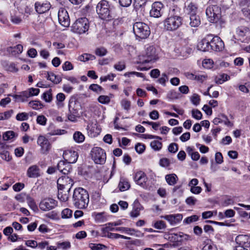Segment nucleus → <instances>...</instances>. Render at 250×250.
<instances>
[{
    "label": "nucleus",
    "mask_w": 250,
    "mask_h": 250,
    "mask_svg": "<svg viewBox=\"0 0 250 250\" xmlns=\"http://www.w3.org/2000/svg\"><path fill=\"white\" fill-rule=\"evenodd\" d=\"M141 208V205L138 202H135L133 204V209L130 213V216L132 217H137L139 216Z\"/></svg>",
    "instance_id": "obj_30"
},
{
    "label": "nucleus",
    "mask_w": 250,
    "mask_h": 250,
    "mask_svg": "<svg viewBox=\"0 0 250 250\" xmlns=\"http://www.w3.org/2000/svg\"><path fill=\"white\" fill-rule=\"evenodd\" d=\"M206 13L210 22L219 24L221 27L224 26L225 21L222 18L221 8L218 6L212 5L208 6Z\"/></svg>",
    "instance_id": "obj_2"
},
{
    "label": "nucleus",
    "mask_w": 250,
    "mask_h": 250,
    "mask_svg": "<svg viewBox=\"0 0 250 250\" xmlns=\"http://www.w3.org/2000/svg\"><path fill=\"white\" fill-rule=\"evenodd\" d=\"M168 150L170 152L175 153L178 150L177 144L174 143L170 144L168 146Z\"/></svg>",
    "instance_id": "obj_61"
},
{
    "label": "nucleus",
    "mask_w": 250,
    "mask_h": 250,
    "mask_svg": "<svg viewBox=\"0 0 250 250\" xmlns=\"http://www.w3.org/2000/svg\"><path fill=\"white\" fill-rule=\"evenodd\" d=\"M192 116L196 120H200L202 117V113L198 109H193L192 110Z\"/></svg>",
    "instance_id": "obj_56"
},
{
    "label": "nucleus",
    "mask_w": 250,
    "mask_h": 250,
    "mask_svg": "<svg viewBox=\"0 0 250 250\" xmlns=\"http://www.w3.org/2000/svg\"><path fill=\"white\" fill-rule=\"evenodd\" d=\"M186 7V11L190 15L196 14L198 7L196 3L192 2H189Z\"/></svg>",
    "instance_id": "obj_31"
},
{
    "label": "nucleus",
    "mask_w": 250,
    "mask_h": 250,
    "mask_svg": "<svg viewBox=\"0 0 250 250\" xmlns=\"http://www.w3.org/2000/svg\"><path fill=\"white\" fill-rule=\"evenodd\" d=\"M89 247L92 250H102L104 248H106V247L101 244H91Z\"/></svg>",
    "instance_id": "obj_51"
},
{
    "label": "nucleus",
    "mask_w": 250,
    "mask_h": 250,
    "mask_svg": "<svg viewBox=\"0 0 250 250\" xmlns=\"http://www.w3.org/2000/svg\"><path fill=\"white\" fill-rule=\"evenodd\" d=\"M182 19L176 15L167 17L164 21L165 28L167 31H175L182 24Z\"/></svg>",
    "instance_id": "obj_6"
},
{
    "label": "nucleus",
    "mask_w": 250,
    "mask_h": 250,
    "mask_svg": "<svg viewBox=\"0 0 250 250\" xmlns=\"http://www.w3.org/2000/svg\"><path fill=\"white\" fill-rule=\"evenodd\" d=\"M110 101V98L107 96L101 95L98 98V101L103 104H108Z\"/></svg>",
    "instance_id": "obj_53"
},
{
    "label": "nucleus",
    "mask_w": 250,
    "mask_h": 250,
    "mask_svg": "<svg viewBox=\"0 0 250 250\" xmlns=\"http://www.w3.org/2000/svg\"><path fill=\"white\" fill-rule=\"evenodd\" d=\"M1 158L6 161H9L11 160L12 157L10 156L9 152L5 150L0 152Z\"/></svg>",
    "instance_id": "obj_49"
},
{
    "label": "nucleus",
    "mask_w": 250,
    "mask_h": 250,
    "mask_svg": "<svg viewBox=\"0 0 250 250\" xmlns=\"http://www.w3.org/2000/svg\"><path fill=\"white\" fill-rule=\"evenodd\" d=\"M91 155L92 160L96 164L102 165L105 162V152L101 147H93L91 151Z\"/></svg>",
    "instance_id": "obj_8"
},
{
    "label": "nucleus",
    "mask_w": 250,
    "mask_h": 250,
    "mask_svg": "<svg viewBox=\"0 0 250 250\" xmlns=\"http://www.w3.org/2000/svg\"><path fill=\"white\" fill-rule=\"evenodd\" d=\"M37 143L41 147V153L47 154L50 149V144L48 140L45 137L40 136L38 138Z\"/></svg>",
    "instance_id": "obj_18"
},
{
    "label": "nucleus",
    "mask_w": 250,
    "mask_h": 250,
    "mask_svg": "<svg viewBox=\"0 0 250 250\" xmlns=\"http://www.w3.org/2000/svg\"><path fill=\"white\" fill-rule=\"evenodd\" d=\"M26 200L28 206L32 210L36 211L38 209V207L34 201V200L31 196L27 195Z\"/></svg>",
    "instance_id": "obj_37"
},
{
    "label": "nucleus",
    "mask_w": 250,
    "mask_h": 250,
    "mask_svg": "<svg viewBox=\"0 0 250 250\" xmlns=\"http://www.w3.org/2000/svg\"><path fill=\"white\" fill-rule=\"evenodd\" d=\"M199 219V217L196 215H193L191 216L186 218L184 220V222L187 224H190L192 222L197 221Z\"/></svg>",
    "instance_id": "obj_54"
},
{
    "label": "nucleus",
    "mask_w": 250,
    "mask_h": 250,
    "mask_svg": "<svg viewBox=\"0 0 250 250\" xmlns=\"http://www.w3.org/2000/svg\"><path fill=\"white\" fill-rule=\"evenodd\" d=\"M95 59L96 57L94 55L87 53L82 54L78 57V60L82 62H86L89 60H94Z\"/></svg>",
    "instance_id": "obj_36"
},
{
    "label": "nucleus",
    "mask_w": 250,
    "mask_h": 250,
    "mask_svg": "<svg viewBox=\"0 0 250 250\" xmlns=\"http://www.w3.org/2000/svg\"><path fill=\"white\" fill-rule=\"evenodd\" d=\"M165 179L169 185L174 186L178 180V178L175 174L172 173L166 175L165 176Z\"/></svg>",
    "instance_id": "obj_27"
},
{
    "label": "nucleus",
    "mask_w": 250,
    "mask_h": 250,
    "mask_svg": "<svg viewBox=\"0 0 250 250\" xmlns=\"http://www.w3.org/2000/svg\"><path fill=\"white\" fill-rule=\"evenodd\" d=\"M89 89L97 93H100L103 90L102 87L97 84H92L89 87Z\"/></svg>",
    "instance_id": "obj_52"
},
{
    "label": "nucleus",
    "mask_w": 250,
    "mask_h": 250,
    "mask_svg": "<svg viewBox=\"0 0 250 250\" xmlns=\"http://www.w3.org/2000/svg\"><path fill=\"white\" fill-rule=\"evenodd\" d=\"M147 2V0H134V6L136 10L144 8Z\"/></svg>",
    "instance_id": "obj_38"
},
{
    "label": "nucleus",
    "mask_w": 250,
    "mask_h": 250,
    "mask_svg": "<svg viewBox=\"0 0 250 250\" xmlns=\"http://www.w3.org/2000/svg\"><path fill=\"white\" fill-rule=\"evenodd\" d=\"M246 235H239L236 237L235 241L237 244L234 250H246L250 246V242L248 241Z\"/></svg>",
    "instance_id": "obj_11"
},
{
    "label": "nucleus",
    "mask_w": 250,
    "mask_h": 250,
    "mask_svg": "<svg viewBox=\"0 0 250 250\" xmlns=\"http://www.w3.org/2000/svg\"><path fill=\"white\" fill-rule=\"evenodd\" d=\"M133 30L136 36L142 39L147 38L150 34L149 26L142 22L135 23L133 25Z\"/></svg>",
    "instance_id": "obj_5"
},
{
    "label": "nucleus",
    "mask_w": 250,
    "mask_h": 250,
    "mask_svg": "<svg viewBox=\"0 0 250 250\" xmlns=\"http://www.w3.org/2000/svg\"><path fill=\"white\" fill-rule=\"evenodd\" d=\"M107 51L104 47H99L96 49L95 53L99 56H104L105 55Z\"/></svg>",
    "instance_id": "obj_50"
},
{
    "label": "nucleus",
    "mask_w": 250,
    "mask_h": 250,
    "mask_svg": "<svg viewBox=\"0 0 250 250\" xmlns=\"http://www.w3.org/2000/svg\"><path fill=\"white\" fill-rule=\"evenodd\" d=\"M46 121L47 119L43 115H39L37 117V122L41 125H44L46 123Z\"/></svg>",
    "instance_id": "obj_60"
},
{
    "label": "nucleus",
    "mask_w": 250,
    "mask_h": 250,
    "mask_svg": "<svg viewBox=\"0 0 250 250\" xmlns=\"http://www.w3.org/2000/svg\"><path fill=\"white\" fill-rule=\"evenodd\" d=\"M47 79L54 84H58L62 81V78L53 72H48Z\"/></svg>",
    "instance_id": "obj_33"
},
{
    "label": "nucleus",
    "mask_w": 250,
    "mask_h": 250,
    "mask_svg": "<svg viewBox=\"0 0 250 250\" xmlns=\"http://www.w3.org/2000/svg\"><path fill=\"white\" fill-rule=\"evenodd\" d=\"M230 78L229 76L226 74H222L220 75L219 77L216 80V83L219 84H222L224 82L228 81Z\"/></svg>",
    "instance_id": "obj_47"
},
{
    "label": "nucleus",
    "mask_w": 250,
    "mask_h": 250,
    "mask_svg": "<svg viewBox=\"0 0 250 250\" xmlns=\"http://www.w3.org/2000/svg\"><path fill=\"white\" fill-rule=\"evenodd\" d=\"M171 235H172V237H173V235H174V240L178 242L190 239V236L189 235L184 234L183 232H179V233H172Z\"/></svg>",
    "instance_id": "obj_28"
},
{
    "label": "nucleus",
    "mask_w": 250,
    "mask_h": 250,
    "mask_svg": "<svg viewBox=\"0 0 250 250\" xmlns=\"http://www.w3.org/2000/svg\"><path fill=\"white\" fill-rule=\"evenodd\" d=\"M168 80V78L167 75L166 74V73H164L162 74L161 77L158 80V81L160 83L163 84V85H165L166 82Z\"/></svg>",
    "instance_id": "obj_64"
},
{
    "label": "nucleus",
    "mask_w": 250,
    "mask_h": 250,
    "mask_svg": "<svg viewBox=\"0 0 250 250\" xmlns=\"http://www.w3.org/2000/svg\"><path fill=\"white\" fill-rule=\"evenodd\" d=\"M89 27V21L86 18L77 19L71 26V31L78 34L85 33Z\"/></svg>",
    "instance_id": "obj_4"
},
{
    "label": "nucleus",
    "mask_w": 250,
    "mask_h": 250,
    "mask_svg": "<svg viewBox=\"0 0 250 250\" xmlns=\"http://www.w3.org/2000/svg\"><path fill=\"white\" fill-rule=\"evenodd\" d=\"M236 34L238 40L243 42H249L250 41V29L244 26L239 27L236 29Z\"/></svg>",
    "instance_id": "obj_10"
},
{
    "label": "nucleus",
    "mask_w": 250,
    "mask_h": 250,
    "mask_svg": "<svg viewBox=\"0 0 250 250\" xmlns=\"http://www.w3.org/2000/svg\"><path fill=\"white\" fill-rule=\"evenodd\" d=\"M70 191H68L65 189H58V198L62 202H66L68 200L69 198V192Z\"/></svg>",
    "instance_id": "obj_26"
},
{
    "label": "nucleus",
    "mask_w": 250,
    "mask_h": 250,
    "mask_svg": "<svg viewBox=\"0 0 250 250\" xmlns=\"http://www.w3.org/2000/svg\"><path fill=\"white\" fill-rule=\"evenodd\" d=\"M114 225L112 223H108L104 225V227L103 228V231L105 232L109 233V231H116V228H114Z\"/></svg>",
    "instance_id": "obj_46"
},
{
    "label": "nucleus",
    "mask_w": 250,
    "mask_h": 250,
    "mask_svg": "<svg viewBox=\"0 0 250 250\" xmlns=\"http://www.w3.org/2000/svg\"><path fill=\"white\" fill-rule=\"evenodd\" d=\"M164 5L162 3L159 1L154 2L151 6L149 14L152 17L158 18L163 14V8Z\"/></svg>",
    "instance_id": "obj_15"
},
{
    "label": "nucleus",
    "mask_w": 250,
    "mask_h": 250,
    "mask_svg": "<svg viewBox=\"0 0 250 250\" xmlns=\"http://www.w3.org/2000/svg\"><path fill=\"white\" fill-rule=\"evenodd\" d=\"M63 157L64 161L70 164H73L76 162L78 158L77 152L74 150H67L63 152Z\"/></svg>",
    "instance_id": "obj_17"
},
{
    "label": "nucleus",
    "mask_w": 250,
    "mask_h": 250,
    "mask_svg": "<svg viewBox=\"0 0 250 250\" xmlns=\"http://www.w3.org/2000/svg\"><path fill=\"white\" fill-rule=\"evenodd\" d=\"M189 24L192 27H197L200 24V20L199 17L195 15H190Z\"/></svg>",
    "instance_id": "obj_34"
},
{
    "label": "nucleus",
    "mask_w": 250,
    "mask_h": 250,
    "mask_svg": "<svg viewBox=\"0 0 250 250\" xmlns=\"http://www.w3.org/2000/svg\"><path fill=\"white\" fill-rule=\"evenodd\" d=\"M13 98L18 101L24 102L27 101V99L30 97V95L27 90L24 91L20 93V94H15L12 96Z\"/></svg>",
    "instance_id": "obj_25"
},
{
    "label": "nucleus",
    "mask_w": 250,
    "mask_h": 250,
    "mask_svg": "<svg viewBox=\"0 0 250 250\" xmlns=\"http://www.w3.org/2000/svg\"><path fill=\"white\" fill-rule=\"evenodd\" d=\"M27 196V195H26L25 193H21L16 195L15 197V198L19 202L23 203L25 201Z\"/></svg>",
    "instance_id": "obj_58"
},
{
    "label": "nucleus",
    "mask_w": 250,
    "mask_h": 250,
    "mask_svg": "<svg viewBox=\"0 0 250 250\" xmlns=\"http://www.w3.org/2000/svg\"><path fill=\"white\" fill-rule=\"evenodd\" d=\"M210 51H222L224 48V43L222 40L218 37L215 36L209 40Z\"/></svg>",
    "instance_id": "obj_14"
},
{
    "label": "nucleus",
    "mask_w": 250,
    "mask_h": 250,
    "mask_svg": "<svg viewBox=\"0 0 250 250\" xmlns=\"http://www.w3.org/2000/svg\"><path fill=\"white\" fill-rule=\"evenodd\" d=\"M58 20L60 23L64 27H68L70 24L68 14L63 8L60 9L58 12Z\"/></svg>",
    "instance_id": "obj_16"
},
{
    "label": "nucleus",
    "mask_w": 250,
    "mask_h": 250,
    "mask_svg": "<svg viewBox=\"0 0 250 250\" xmlns=\"http://www.w3.org/2000/svg\"><path fill=\"white\" fill-rule=\"evenodd\" d=\"M134 180L137 184L145 188H146V183L147 178L145 172L140 171L136 173Z\"/></svg>",
    "instance_id": "obj_19"
},
{
    "label": "nucleus",
    "mask_w": 250,
    "mask_h": 250,
    "mask_svg": "<svg viewBox=\"0 0 250 250\" xmlns=\"http://www.w3.org/2000/svg\"><path fill=\"white\" fill-rule=\"evenodd\" d=\"M116 231H120L122 232H125L131 235H133L134 233L132 231H135V229L128 228L119 227L116 228Z\"/></svg>",
    "instance_id": "obj_39"
},
{
    "label": "nucleus",
    "mask_w": 250,
    "mask_h": 250,
    "mask_svg": "<svg viewBox=\"0 0 250 250\" xmlns=\"http://www.w3.org/2000/svg\"><path fill=\"white\" fill-rule=\"evenodd\" d=\"M29 104H30L31 106L35 109L41 108L43 106V104L40 101H35V102H29Z\"/></svg>",
    "instance_id": "obj_59"
},
{
    "label": "nucleus",
    "mask_w": 250,
    "mask_h": 250,
    "mask_svg": "<svg viewBox=\"0 0 250 250\" xmlns=\"http://www.w3.org/2000/svg\"><path fill=\"white\" fill-rule=\"evenodd\" d=\"M96 12L103 20H110L112 18L111 8L109 2L105 0H102L97 4Z\"/></svg>",
    "instance_id": "obj_3"
},
{
    "label": "nucleus",
    "mask_w": 250,
    "mask_h": 250,
    "mask_svg": "<svg viewBox=\"0 0 250 250\" xmlns=\"http://www.w3.org/2000/svg\"><path fill=\"white\" fill-rule=\"evenodd\" d=\"M72 211L69 208H65L62 212V218H69L72 215Z\"/></svg>",
    "instance_id": "obj_48"
},
{
    "label": "nucleus",
    "mask_w": 250,
    "mask_h": 250,
    "mask_svg": "<svg viewBox=\"0 0 250 250\" xmlns=\"http://www.w3.org/2000/svg\"><path fill=\"white\" fill-rule=\"evenodd\" d=\"M36 11L39 14H42L48 11L50 8V4L48 2H36L35 4Z\"/></svg>",
    "instance_id": "obj_21"
},
{
    "label": "nucleus",
    "mask_w": 250,
    "mask_h": 250,
    "mask_svg": "<svg viewBox=\"0 0 250 250\" xmlns=\"http://www.w3.org/2000/svg\"><path fill=\"white\" fill-rule=\"evenodd\" d=\"M57 167L64 175H67L72 170L70 164L64 161H60L58 164Z\"/></svg>",
    "instance_id": "obj_22"
},
{
    "label": "nucleus",
    "mask_w": 250,
    "mask_h": 250,
    "mask_svg": "<svg viewBox=\"0 0 250 250\" xmlns=\"http://www.w3.org/2000/svg\"><path fill=\"white\" fill-rule=\"evenodd\" d=\"M23 46L21 44H18L14 47H9L7 48V51L11 52L13 55L21 54L22 52Z\"/></svg>",
    "instance_id": "obj_32"
},
{
    "label": "nucleus",
    "mask_w": 250,
    "mask_h": 250,
    "mask_svg": "<svg viewBox=\"0 0 250 250\" xmlns=\"http://www.w3.org/2000/svg\"><path fill=\"white\" fill-rule=\"evenodd\" d=\"M28 118V114L26 112L19 113L17 115L16 117V120L19 121L27 120Z\"/></svg>",
    "instance_id": "obj_44"
},
{
    "label": "nucleus",
    "mask_w": 250,
    "mask_h": 250,
    "mask_svg": "<svg viewBox=\"0 0 250 250\" xmlns=\"http://www.w3.org/2000/svg\"><path fill=\"white\" fill-rule=\"evenodd\" d=\"M40 169L36 165L30 167L27 171V175L30 178H37L40 176Z\"/></svg>",
    "instance_id": "obj_23"
},
{
    "label": "nucleus",
    "mask_w": 250,
    "mask_h": 250,
    "mask_svg": "<svg viewBox=\"0 0 250 250\" xmlns=\"http://www.w3.org/2000/svg\"><path fill=\"white\" fill-rule=\"evenodd\" d=\"M16 134L13 131H8L3 134V139L5 141H8L13 139L15 137Z\"/></svg>",
    "instance_id": "obj_42"
},
{
    "label": "nucleus",
    "mask_w": 250,
    "mask_h": 250,
    "mask_svg": "<svg viewBox=\"0 0 250 250\" xmlns=\"http://www.w3.org/2000/svg\"><path fill=\"white\" fill-rule=\"evenodd\" d=\"M191 101L193 104L198 105L200 101L199 96L197 94H194L191 98Z\"/></svg>",
    "instance_id": "obj_63"
},
{
    "label": "nucleus",
    "mask_w": 250,
    "mask_h": 250,
    "mask_svg": "<svg viewBox=\"0 0 250 250\" xmlns=\"http://www.w3.org/2000/svg\"><path fill=\"white\" fill-rule=\"evenodd\" d=\"M153 226L156 229H162L166 228V224L163 221L159 220L156 221Z\"/></svg>",
    "instance_id": "obj_43"
},
{
    "label": "nucleus",
    "mask_w": 250,
    "mask_h": 250,
    "mask_svg": "<svg viewBox=\"0 0 250 250\" xmlns=\"http://www.w3.org/2000/svg\"><path fill=\"white\" fill-rule=\"evenodd\" d=\"M121 105L125 110L128 111L130 108L131 103L126 99H124L121 101Z\"/></svg>",
    "instance_id": "obj_55"
},
{
    "label": "nucleus",
    "mask_w": 250,
    "mask_h": 250,
    "mask_svg": "<svg viewBox=\"0 0 250 250\" xmlns=\"http://www.w3.org/2000/svg\"><path fill=\"white\" fill-rule=\"evenodd\" d=\"M13 113V110H10L4 113H0V120H7L9 119Z\"/></svg>",
    "instance_id": "obj_45"
},
{
    "label": "nucleus",
    "mask_w": 250,
    "mask_h": 250,
    "mask_svg": "<svg viewBox=\"0 0 250 250\" xmlns=\"http://www.w3.org/2000/svg\"><path fill=\"white\" fill-rule=\"evenodd\" d=\"M211 35H208L202 40L197 45L198 49L203 52L210 51L209 40Z\"/></svg>",
    "instance_id": "obj_20"
},
{
    "label": "nucleus",
    "mask_w": 250,
    "mask_h": 250,
    "mask_svg": "<svg viewBox=\"0 0 250 250\" xmlns=\"http://www.w3.org/2000/svg\"><path fill=\"white\" fill-rule=\"evenodd\" d=\"M161 217L164 218L165 219L168 221L171 225L176 224V222L175 221V218L174 217V215L162 216Z\"/></svg>",
    "instance_id": "obj_62"
},
{
    "label": "nucleus",
    "mask_w": 250,
    "mask_h": 250,
    "mask_svg": "<svg viewBox=\"0 0 250 250\" xmlns=\"http://www.w3.org/2000/svg\"><path fill=\"white\" fill-rule=\"evenodd\" d=\"M86 129L89 136L91 137H95L99 133V129L98 128L96 124H89L87 126Z\"/></svg>",
    "instance_id": "obj_24"
},
{
    "label": "nucleus",
    "mask_w": 250,
    "mask_h": 250,
    "mask_svg": "<svg viewBox=\"0 0 250 250\" xmlns=\"http://www.w3.org/2000/svg\"><path fill=\"white\" fill-rule=\"evenodd\" d=\"M74 184L73 180L68 175H63L57 180L58 189H65L70 191Z\"/></svg>",
    "instance_id": "obj_9"
},
{
    "label": "nucleus",
    "mask_w": 250,
    "mask_h": 250,
    "mask_svg": "<svg viewBox=\"0 0 250 250\" xmlns=\"http://www.w3.org/2000/svg\"><path fill=\"white\" fill-rule=\"evenodd\" d=\"M143 62L147 63L154 62L158 59L157 54L155 48L153 46H149L146 48L145 54L144 56Z\"/></svg>",
    "instance_id": "obj_12"
},
{
    "label": "nucleus",
    "mask_w": 250,
    "mask_h": 250,
    "mask_svg": "<svg viewBox=\"0 0 250 250\" xmlns=\"http://www.w3.org/2000/svg\"><path fill=\"white\" fill-rule=\"evenodd\" d=\"M69 113L67 114L68 119L73 122L77 120V118L80 117L79 110L80 104L79 102L75 100H71L69 102Z\"/></svg>",
    "instance_id": "obj_7"
},
{
    "label": "nucleus",
    "mask_w": 250,
    "mask_h": 250,
    "mask_svg": "<svg viewBox=\"0 0 250 250\" xmlns=\"http://www.w3.org/2000/svg\"><path fill=\"white\" fill-rule=\"evenodd\" d=\"M42 98L46 102L49 103L52 100V96L51 93V89H49L44 92L42 95Z\"/></svg>",
    "instance_id": "obj_40"
},
{
    "label": "nucleus",
    "mask_w": 250,
    "mask_h": 250,
    "mask_svg": "<svg viewBox=\"0 0 250 250\" xmlns=\"http://www.w3.org/2000/svg\"><path fill=\"white\" fill-rule=\"evenodd\" d=\"M130 184L128 180L125 178H121L118 185V188L121 191H125L130 188Z\"/></svg>",
    "instance_id": "obj_29"
},
{
    "label": "nucleus",
    "mask_w": 250,
    "mask_h": 250,
    "mask_svg": "<svg viewBox=\"0 0 250 250\" xmlns=\"http://www.w3.org/2000/svg\"><path fill=\"white\" fill-rule=\"evenodd\" d=\"M170 160L166 158H163L160 160V165L164 167H167L170 165Z\"/></svg>",
    "instance_id": "obj_57"
},
{
    "label": "nucleus",
    "mask_w": 250,
    "mask_h": 250,
    "mask_svg": "<svg viewBox=\"0 0 250 250\" xmlns=\"http://www.w3.org/2000/svg\"><path fill=\"white\" fill-rule=\"evenodd\" d=\"M73 204L78 208H85L88 204L89 199L87 191L82 188H76L72 197Z\"/></svg>",
    "instance_id": "obj_1"
},
{
    "label": "nucleus",
    "mask_w": 250,
    "mask_h": 250,
    "mask_svg": "<svg viewBox=\"0 0 250 250\" xmlns=\"http://www.w3.org/2000/svg\"><path fill=\"white\" fill-rule=\"evenodd\" d=\"M150 146L155 150H159L162 148V144L159 141L154 140L151 142Z\"/></svg>",
    "instance_id": "obj_41"
},
{
    "label": "nucleus",
    "mask_w": 250,
    "mask_h": 250,
    "mask_svg": "<svg viewBox=\"0 0 250 250\" xmlns=\"http://www.w3.org/2000/svg\"><path fill=\"white\" fill-rule=\"evenodd\" d=\"M73 139L77 143H82L85 140L84 135L80 131H76L73 134Z\"/></svg>",
    "instance_id": "obj_35"
},
{
    "label": "nucleus",
    "mask_w": 250,
    "mask_h": 250,
    "mask_svg": "<svg viewBox=\"0 0 250 250\" xmlns=\"http://www.w3.org/2000/svg\"><path fill=\"white\" fill-rule=\"evenodd\" d=\"M57 205V201L50 198H45L42 200L39 207L43 211H48L55 208Z\"/></svg>",
    "instance_id": "obj_13"
}]
</instances>
